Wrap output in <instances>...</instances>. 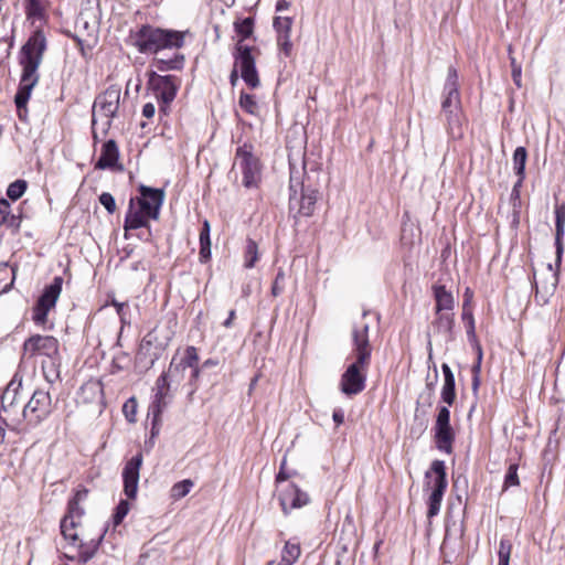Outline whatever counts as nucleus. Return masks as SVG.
Returning a JSON list of instances; mask_svg holds the SVG:
<instances>
[{"instance_id": "nucleus-1", "label": "nucleus", "mask_w": 565, "mask_h": 565, "mask_svg": "<svg viewBox=\"0 0 565 565\" xmlns=\"http://www.w3.org/2000/svg\"><path fill=\"white\" fill-rule=\"evenodd\" d=\"M362 320L352 328V355L354 361L347 367L340 380V390L345 395H356L365 388L366 371L371 364L372 345L369 339L370 326Z\"/></svg>"}, {"instance_id": "nucleus-2", "label": "nucleus", "mask_w": 565, "mask_h": 565, "mask_svg": "<svg viewBox=\"0 0 565 565\" xmlns=\"http://www.w3.org/2000/svg\"><path fill=\"white\" fill-rule=\"evenodd\" d=\"M46 49V39L41 30H36L21 49L20 63L23 67L18 92L14 96L18 117L26 121V104L32 89L39 82L38 68Z\"/></svg>"}, {"instance_id": "nucleus-3", "label": "nucleus", "mask_w": 565, "mask_h": 565, "mask_svg": "<svg viewBox=\"0 0 565 565\" xmlns=\"http://www.w3.org/2000/svg\"><path fill=\"white\" fill-rule=\"evenodd\" d=\"M130 41L140 53L157 54L163 50H179L182 47L184 44V33L142 25L138 31L131 32Z\"/></svg>"}, {"instance_id": "nucleus-4", "label": "nucleus", "mask_w": 565, "mask_h": 565, "mask_svg": "<svg viewBox=\"0 0 565 565\" xmlns=\"http://www.w3.org/2000/svg\"><path fill=\"white\" fill-rule=\"evenodd\" d=\"M457 81L458 74L456 68L449 67L444 87L445 96L441 103V114L446 118V129L452 138H460L462 136L463 124V115Z\"/></svg>"}, {"instance_id": "nucleus-5", "label": "nucleus", "mask_w": 565, "mask_h": 565, "mask_svg": "<svg viewBox=\"0 0 565 565\" xmlns=\"http://www.w3.org/2000/svg\"><path fill=\"white\" fill-rule=\"evenodd\" d=\"M121 89L117 85L109 86L99 94L94 102L92 119L93 125L100 126V135L106 136L111 127V120L119 109Z\"/></svg>"}, {"instance_id": "nucleus-6", "label": "nucleus", "mask_w": 565, "mask_h": 565, "mask_svg": "<svg viewBox=\"0 0 565 565\" xmlns=\"http://www.w3.org/2000/svg\"><path fill=\"white\" fill-rule=\"evenodd\" d=\"M52 413V397L49 391L38 388L33 392L28 403L23 406L20 418L28 426L35 427L46 419Z\"/></svg>"}, {"instance_id": "nucleus-7", "label": "nucleus", "mask_w": 565, "mask_h": 565, "mask_svg": "<svg viewBox=\"0 0 565 565\" xmlns=\"http://www.w3.org/2000/svg\"><path fill=\"white\" fill-rule=\"evenodd\" d=\"M23 355L32 359L36 355H44L51 359L52 370H57L56 361L60 358L58 340L52 335L34 334L28 338L23 343Z\"/></svg>"}, {"instance_id": "nucleus-8", "label": "nucleus", "mask_w": 565, "mask_h": 565, "mask_svg": "<svg viewBox=\"0 0 565 565\" xmlns=\"http://www.w3.org/2000/svg\"><path fill=\"white\" fill-rule=\"evenodd\" d=\"M253 146L244 143L236 149L234 166H237L243 173V185L246 188L256 186L260 180L259 160L254 156Z\"/></svg>"}, {"instance_id": "nucleus-9", "label": "nucleus", "mask_w": 565, "mask_h": 565, "mask_svg": "<svg viewBox=\"0 0 565 565\" xmlns=\"http://www.w3.org/2000/svg\"><path fill=\"white\" fill-rule=\"evenodd\" d=\"M63 286V278L56 276L52 282L46 286L43 294L38 299V302L33 309V321L36 324H43L47 320L49 311L55 307L56 301L61 295Z\"/></svg>"}, {"instance_id": "nucleus-10", "label": "nucleus", "mask_w": 565, "mask_h": 565, "mask_svg": "<svg viewBox=\"0 0 565 565\" xmlns=\"http://www.w3.org/2000/svg\"><path fill=\"white\" fill-rule=\"evenodd\" d=\"M149 85L156 92V96L162 103L161 111H167L169 104L175 98L178 92V78L172 75H159L154 71L148 73Z\"/></svg>"}, {"instance_id": "nucleus-11", "label": "nucleus", "mask_w": 565, "mask_h": 565, "mask_svg": "<svg viewBox=\"0 0 565 565\" xmlns=\"http://www.w3.org/2000/svg\"><path fill=\"white\" fill-rule=\"evenodd\" d=\"M235 66H239L241 76L250 87L259 86V77L255 65V58L252 55V49L247 45L237 43L234 53Z\"/></svg>"}, {"instance_id": "nucleus-12", "label": "nucleus", "mask_w": 565, "mask_h": 565, "mask_svg": "<svg viewBox=\"0 0 565 565\" xmlns=\"http://www.w3.org/2000/svg\"><path fill=\"white\" fill-rule=\"evenodd\" d=\"M297 185L294 183V178H290V210L298 209V214L301 216H311L315 211V205L318 200V190L301 183V196H297Z\"/></svg>"}, {"instance_id": "nucleus-13", "label": "nucleus", "mask_w": 565, "mask_h": 565, "mask_svg": "<svg viewBox=\"0 0 565 565\" xmlns=\"http://www.w3.org/2000/svg\"><path fill=\"white\" fill-rule=\"evenodd\" d=\"M434 429L437 448L446 454H451L455 434L450 426V411L447 406H443L438 409Z\"/></svg>"}, {"instance_id": "nucleus-14", "label": "nucleus", "mask_w": 565, "mask_h": 565, "mask_svg": "<svg viewBox=\"0 0 565 565\" xmlns=\"http://www.w3.org/2000/svg\"><path fill=\"white\" fill-rule=\"evenodd\" d=\"M558 284V271L548 264L546 270L537 279L534 275L533 286L535 288V301L540 306H545L555 294Z\"/></svg>"}, {"instance_id": "nucleus-15", "label": "nucleus", "mask_w": 565, "mask_h": 565, "mask_svg": "<svg viewBox=\"0 0 565 565\" xmlns=\"http://www.w3.org/2000/svg\"><path fill=\"white\" fill-rule=\"evenodd\" d=\"M140 196L134 198L135 202L141 206L143 211L151 217L158 220L160 209L164 201V191L162 189H154L147 185L139 186Z\"/></svg>"}, {"instance_id": "nucleus-16", "label": "nucleus", "mask_w": 565, "mask_h": 565, "mask_svg": "<svg viewBox=\"0 0 565 565\" xmlns=\"http://www.w3.org/2000/svg\"><path fill=\"white\" fill-rule=\"evenodd\" d=\"M174 385L170 382L163 372L156 381V393L153 401L148 408V416H153L154 422L159 419L162 412L169 404L170 391Z\"/></svg>"}, {"instance_id": "nucleus-17", "label": "nucleus", "mask_w": 565, "mask_h": 565, "mask_svg": "<svg viewBox=\"0 0 565 565\" xmlns=\"http://www.w3.org/2000/svg\"><path fill=\"white\" fill-rule=\"evenodd\" d=\"M142 461V454L138 452L126 462L122 469L124 492L129 499H135L137 495Z\"/></svg>"}, {"instance_id": "nucleus-18", "label": "nucleus", "mask_w": 565, "mask_h": 565, "mask_svg": "<svg viewBox=\"0 0 565 565\" xmlns=\"http://www.w3.org/2000/svg\"><path fill=\"white\" fill-rule=\"evenodd\" d=\"M22 388V379L14 375L8 383L1 394V407L7 417H20L17 414V407L22 403L20 391Z\"/></svg>"}, {"instance_id": "nucleus-19", "label": "nucleus", "mask_w": 565, "mask_h": 565, "mask_svg": "<svg viewBox=\"0 0 565 565\" xmlns=\"http://www.w3.org/2000/svg\"><path fill=\"white\" fill-rule=\"evenodd\" d=\"M83 515L84 509L79 507V502H77V500H71L68 502L67 514L61 521V532L65 540H68L72 543L77 541L78 535L75 529L79 524Z\"/></svg>"}, {"instance_id": "nucleus-20", "label": "nucleus", "mask_w": 565, "mask_h": 565, "mask_svg": "<svg viewBox=\"0 0 565 565\" xmlns=\"http://www.w3.org/2000/svg\"><path fill=\"white\" fill-rule=\"evenodd\" d=\"M278 499L285 514H288L292 509L302 508L309 502L308 494L294 483H289L282 489Z\"/></svg>"}, {"instance_id": "nucleus-21", "label": "nucleus", "mask_w": 565, "mask_h": 565, "mask_svg": "<svg viewBox=\"0 0 565 565\" xmlns=\"http://www.w3.org/2000/svg\"><path fill=\"white\" fill-rule=\"evenodd\" d=\"M430 478L431 481L428 484L431 488V493L429 497L443 501V497L448 484L446 479V466L444 461H433L430 471L426 472V479Z\"/></svg>"}, {"instance_id": "nucleus-22", "label": "nucleus", "mask_w": 565, "mask_h": 565, "mask_svg": "<svg viewBox=\"0 0 565 565\" xmlns=\"http://www.w3.org/2000/svg\"><path fill=\"white\" fill-rule=\"evenodd\" d=\"M119 160V149L114 139H109L102 147V153L99 159L95 163V169L97 170H119L121 171L124 167L118 163Z\"/></svg>"}, {"instance_id": "nucleus-23", "label": "nucleus", "mask_w": 565, "mask_h": 565, "mask_svg": "<svg viewBox=\"0 0 565 565\" xmlns=\"http://www.w3.org/2000/svg\"><path fill=\"white\" fill-rule=\"evenodd\" d=\"M292 22V18L289 17H276L274 19V28L277 32V43L280 51L286 56H290L292 52V43L290 40Z\"/></svg>"}, {"instance_id": "nucleus-24", "label": "nucleus", "mask_w": 565, "mask_h": 565, "mask_svg": "<svg viewBox=\"0 0 565 565\" xmlns=\"http://www.w3.org/2000/svg\"><path fill=\"white\" fill-rule=\"evenodd\" d=\"M555 265L559 268L564 253L565 203L555 205Z\"/></svg>"}, {"instance_id": "nucleus-25", "label": "nucleus", "mask_w": 565, "mask_h": 565, "mask_svg": "<svg viewBox=\"0 0 565 565\" xmlns=\"http://www.w3.org/2000/svg\"><path fill=\"white\" fill-rule=\"evenodd\" d=\"M151 217L141 209L135 199L131 198L129 201L128 211L125 216V231L137 230L149 226V220Z\"/></svg>"}, {"instance_id": "nucleus-26", "label": "nucleus", "mask_w": 565, "mask_h": 565, "mask_svg": "<svg viewBox=\"0 0 565 565\" xmlns=\"http://www.w3.org/2000/svg\"><path fill=\"white\" fill-rule=\"evenodd\" d=\"M49 0H26L24 4L26 20L33 25L36 23L40 26L43 25L49 19Z\"/></svg>"}, {"instance_id": "nucleus-27", "label": "nucleus", "mask_w": 565, "mask_h": 565, "mask_svg": "<svg viewBox=\"0 0 565 565\" xmlns=\"http://www.w3.org/2000/svg\"><path fill=\"white\" fill-rule=\"evenodd\" d=\"M443 374H444V384L441 388V399L448 406H451L456 399V383L455 375L450 369V366L446 363L441 365Z\"/></svg>"}, {"instance_id": "nucleus-28", "label": "nucleus", "mask_w": 565, "mask_h": 565, "mask_svg": "<svg viewBox=\"0 0 565 565\" xmlns=\"http://www.w3.org/2000/svg\"><path fill=\"white\" fill-rule=\"evenodd\" d=\"M433 291L436 301V313L452 310L455 303L454 296L444 285H434Z\"/></svg>"}, {"instance_id": "nucleus-29", "label": "nucleus", "mask_w": 565, "mask_h": 565, "mask_svg": "<svg viewBox=\"0 0 565 565\" xmlns=\"http://www.w3.org/2000/svg\"><path fill=\"white\" fill-rule=\"evenodd\" d=\"M436 320L434 321V328L437 330L438 333H443L446 335L447 340L454 339V327H455V319L454 315L450 312L441 311L439 313H436Z\"/></svg>"}, {"instance_id": "nucleus-30", "label": "nucleus", "mask_w": 565, "mask_h": 565, "mask_svg": "<svg viewBox=\"0 0 565 565\" xmlns=\"http://www.w3.org/2000/svg\"><path fill=\"white\" fill-rule=\"evenodd\" d=\"M21 221L20 215L12 214L9 201L0 199V226L6 225L9 228L19 230Z\"/></svg>"}, {"instance_id": "nucleus-31", "label": "nucleus", "mask_w": 565, "mask_h": 565, "mask_svg": "<svg viewBox=\"0 0 565 565\" xmlns=\"http://www.w3.org/2000/svg\"><path fill=\"white\" fill-rule=\"evenodd\" d=\"M184 64V56L178 52H174L173 55L169 58L164 57H156L153 60V66L159 72H168L172 70H181Z\"/></svg>"}, {"instance_id": "nucleus-32", "label": "nucleus", "mask_w": 565, "mask_h": 565, "mask_svg": "<svg viewBox=\"0 0 565 565\" xmlns=\"http://www.w3.org/2000/svg\"><path fill=\"white\" fill-rule=\"evenodd\" d=\"M301 555L300 544L298 542H292L291 540L285 543V546L281 551V562L282 565H294Z\"/></svg>"}, {"instance_id": "nucleus-33", "label": "nucleus", "mask_w": 565, "mask_h": 565, "mask_svg": "<svg viewBox=\"0 0 565 565\" xmlns=\"http://www.w3.org/2000/svg\"><path fill=\"white\" fill-rule=\"evenodd\" d=\"M105 532L104 531L97 540H92L88 544H81L79 545V551H78V562L82 563L83 565L86 564L89 559H92L94 557V555L96 554L103 539H104V535H105Z\"/></svg>"}, {"instance_id": "nucleus-34", "label": "nucleus", "mask_w": 565, "mask_h": 565, "mask_svg": "<svg viewBox=\"0 0 565 565\" xmlns=\"http://www.w3.org/2000/svg\"><path fill=\"white\" fill-rule=\"evenodd\" d=\"M15 280V268L8 263L0 264V295L8 292Z\"/></svg>"}, {"instance_id": "nucleus-35", "label": "nucleus", "mask_w": 565, "mask_h": 565, "mask_svg": "<svg viewBox=\"0 0 565 565\" xmlns=\"http://www.w3.org/2000/svg\"><path fill=\"white\" fill-rule=\"evenodd\" d=\"M185 371L186 370L178 362L177 355H174L170 362L168 371L164 373L167 374L170 382L174 385V388H177L184 381Z\"/></svg>"}, {"instance_id": "nucleus-36", "label": "nucleus", "mask_w": 565, "mask_h": 565, "mask_svg": "<svg viewBox=\"0 0 565 565\" xmlns=\"http://www.w3.org/2000/svg\"><path fill=\"white\" fill-rule=\"evenodd\" d=\"M463 322L466 323V329H467V337H468V340L469 342H471L472 344H475L478 349V359L481 360V356H482V352H481V348L477 341V335H476V332H475V318H473V315L472 312L469 310V309H462V316H461Z\"/></svg>"}, {"instance_id": "nucleus-37", "label": "nucleus", "mask_w": 565, "mask_h": 565, "mask_svg": "<svg viewBox=\"0 0 565 565\" xmlns=\"http://www.w3.org/2000/svg\"><path fill=\"white\" fill-rule=\"evenodd\" d=\"M527 160V151L524 147H518L513 153V170L518 178L525 179V164Z\"/></svg>"}, {"instance_id": "nucleus-38", "label": "nucleus", "mask_w": 565, "mask_h": 565, "mask_svg": "<svg viewBox=\"0 0 565 565\" xmlns=\"http://www.w3.org/2000/svg\"><path fill=\"white\" fill-rule=\"evenodd\" d=\"M7 427L18 434L25 430L22 427V419L20 417H0V445L4 443Z\"/></svg>"}, {"instance_id": "nucleus-39", "label": "nucleus", "mask_w": 565, "mask_h": 565, "mask_svg": "<svg viewBox=\"0 0 565 565\" xmlns=\"http://www.w3.org/2000/svg\"><path fill=\"white\" fill-rule=\"evenodd\" d=\"M194 483L191 479H184L174 483L170 490V497L172 500L178 501L184 498L193 488Z\"/></svg>"}, {"instance_id": "nucleus-40", "label": "nucleus", "mask_w": 565, "mask_h": 565, "mask_svg": "<svg viewBox=\"0 0 565 565\" xmlns=\"http://www.w3.org/2000/svg\"><path fill=\"white\" fill-rule=\"evenodd\" d=\"M234 28L237 35L239 36L237 43L243 44V41L248 39L253 33L254 20L253 18H245L242 21L235 22Z\"/></svg>"}, {"instance_id": "nucleus-41", "label": "nucleus", "mask_w": 565, "mask_h": 565, "mask_svg": "<svg viewBox=\"0 0 565 565\" xmlns=\"http://www.w3.org/2000/svg\"><path fill=\"white\" fill-rule=\"evenodd\" d=\"M239 106L249 115L256 116L259 113L258 103L255 99V96L245 92L241 93L239 96Z\"/></svg>"}, {"instance_id": "nucleus-42", "label": "nucleus", "mask_w": 565, "mask_h": 565, "mask_svg": "<svg viewBox=\"0 0 565 565\" xmlns=\"http://www.w3.org/2000/svg\"><path fill=\"white\" fill-rule=\"evenodd\" d=\"M258 246L256 242L252 238H248L245 248V268H253L258 260Z\"/></svg>"}, {"instance_id": "nucleus-43", "label": "nucleus", "mask_w": 565, "mask_h": 565, "mask_svg": "<svg viewBox=\"0 0 565 565\" xmlns=\"http://www.w3.org/2000/svg\"><path fill=\"white\" fill-rule=\"evenodd\" d=\"M178 362L185 370L199 365V354L196 348L192 345L188 347L184 351V355L178 359Z\"/></svg>"}, {"instance_id": "nucleus-44", "label": "nucleus", "mask_w": 565, "mask_h": 565, "mask_svg": "<svg viewBox=\"0 0 565 565\" xmlns=\"http://www.w3.org/2000/svg\"><path fill=\"white\" fill-rule=\"evenodd\" d=\"M28 189V182L25 180H15L14 182L10 183L7 189V196L12 200L17 201L25 193Z\"/></svg>"}, {"instance_id": "nucleus-45", "label": "nucleus", "mask_w": 565, "mask_h": 565, "mask_svg": "<svg viewBox=\"0 0 565 565\" xmlns=\"http://www.w3.org/2000/svg\"><path fill=\"white\" fill-rule=\"evenodd\" d=\"M518 463H511L508 467V470L504 476L503 487L502 490L507 491L508 489L512 487H518L520 484L519 476H518Z\"/></svg>"}, {"instance_id": "nucleus-46", "label": "nucleus", "mask_w": 565, "mask_h": 565, "mask_svg": "<svg viewBox=\"0 0 565 565\" xmlns=\"http://www.w3.org/2000/svg\"><path fill=\"white\" fill-rule=\"evenodd\" d=\"M512 552V543L507 539H501L498 551V565H509Z\"/></svg>"}, {"instance_id": "nucleus-47", "label": "nucleus", "mask_w": 565, "mask_h": 565, "mask_svg": "<svg viewBox=\"0 0 565 565\" xmlns=\"http://www.w3.org/2000/svg\"><path fill=\"white\" fill-rule=\"evenodd\" d=\"M129 509H130V507H129L128 501H126V500L119 501V503L117 504V507L115 509V513L113 515V522H114L115 526L119 525L122 522L125 516L128 514Z\"/></svg>"}, {"instance_id": "nucleus-48", "label": "nucleus", "mask_w": 565, "mask_h": 565, "mask_svg": "<svg viewBox=\"0 0 565 565\" xmlns=\"http://www.w3.org/2000/svg\"><path fill=\"white\" fill-rule=\"evenodd\" d=\"M122 413L129 423L136 422L137 402L135 397L129 398L122 406Z\"/></svg>"}, {"instance_id": "nucleus-49", "label": "nucleus", "mask_w": 565, "mask_h": 565, "mask_svg": "<svg viewBox=\"0 0 565 565\" xmlns=\"http://www.w3.org/2000/svg\"><path fill=\"white\" fill-rule=\"evenodd\" d=\"M285 280H286L285 271L280 268L278 270V273L275 277V280L273 282V286H271V295L274 297H277L282 294V291L285 289Z\"/></svg>"}, {"instance_id": "nucleus-50", "label": "nucleus", "mask_w": 565, "mask_h": 565, "mask_svg": "<svg viewBox=\"0 0 565 565\" xmlns=\"http://www.w3.org/2000/svg\"><path fill=\"white\" fill-rule=\"evenodd\" d=\"M99 202L107 210V212L109 214H113L116 211V201H115V198L110 193L103 192L99 195Z\"/></svg>"}, {"instance_id": "nucleus-51", "label": "nucleus", "mask_w": 565, "mask_h": 565, "mask_svg": "<svg viewBox=\"0 0 565 565\" xmlns=\"http://www.w3.org/2000/svg\"><path fill=\"white\" fill-rule=\"evenodd\" d=\"M440 507H441V501L437 500V499H434L431 497L428 498V511H427V516L429 519L436 516L439 511H440Z\"/></svg>"}, {"instance_id": "nucleus-52", "label": "nucleus", "mask_w": 565, "mask_h": 565, "mask_svg": "<svg viewBox=\"0 0 565 565\" xmlns=\"http://www.w3.org/2000/svg\"><path fill=\"white\" fill-rule=\"evenodd\" d=\"M211 257V243H200V259L206 262Z\"/></svg>"}, {"instance_id": "nucleus-53", "label": "nucleus", "mask_w": 565, "mask_h": 565, "mask_svg": "<svg viewBox=\"0 0 565 565\" xmlns=\"http://www.w3.org/2000/svg\"><path fill=\"white\" fill-rule=\"evenodd\" d=\"M201 369L199 365L191 367V375H190V385L192 386V392L196 390V381L200 377Z\"/></svg>"}, {"instance_id": "nucleus-54", "label": "nucleus", "mask_w": 565, "mask_h": 565, "mask_svg": "<svg viewBox=\"0 0 565 565\" xmlns=\"http://www.w3.org/2000/svg\"><path fill=\"white\" fill-rule=\"evenodd\" d=\"M200 243H211L210 241V223L204 221L202 231L200 233Z\"/></svg>"}, {"instance_id": "nucleus-55", "label": "nucleus", "mask_w": 565, "mask_h": 565, "mask_svg": "<svg viewBox=\"0 0 565 565\" xmlns=\"http://www.w3.org/2000/svg\"><path fill=\"white\" fill-rule=\"evenodd\" d=\"M154 113H156V107L152 103H147L143 105L142 115L146 118H152L154 116Z\"/></svg>"}, {"instance_id": "nucleus-56", "label": "nucleus", "mask_w": 565, "mask_h": 565, "mask_svg": "<svg viewBox=\"0 0 565 565\" xmlns=\"http://www.w3.org/2000/svg\"><path fill=\"white\" fill-rule=\"evenodd\" d=\"M522 67H514L512 70V79L518 87H521Z\"/></svg>"}, {"instance_id": "nucleus-57", "label": "nucleus", "mask_w": 565, "mask_h": 565, "mask_svg": "<svg viewBox=\"0 0 565 565\" xmlns=\"http://www.w3.org/2000/svg\"><path fill=\"white\" fill-rule=\"evenodd\" d=\"M480 371V361L477 365L473 366V379H472V390L476 392L479 387V376L478 373Z\"/></svg>"}, {"instance_id": "nucleus-58", "label": "nucleus", "mask_w": 565, "mask_h": 565, "mask_svg": "<svg viewBox=\"0 0 565 565\" xmlns=\"http://www.w3.org/2000/svg\"><path fill=\"white\" fill-rule=\"evenodd\" d=\"M523 181L524 180H521L520 178H518V181L514 183L512 192H511L512 199H514V200L520 199V188L522 186Z\"/></svg>"}, {"instance_id": "nucleus-59", "label": "nucleus", "mask_w": 565, "mask_h": 565, "mask_svg": "<svg viewBox=\"0 0 565 565\" xmlns=\"http://www.w3.org/2000/svg\"><path fill=\"white\" fill-rule=\"evenodd\" d=\"M334 423L339 426L344 422V413L342 409H335L332 414Z\"/></svg>"}, {"instance_id": "nucleus-60", "label": "nucleus", "mask_w": 565, "mask_h": 565, "mask_svg": "<svg viewBox=\"0 0 565 565\" xmlns=\"http://www.w3.org/2000/svg\"><path fill=\"white\" fill-rule=\"evenodd\" d=\"M285 465H286V462L282 461L281 466H280V469H279V472H278V475L276 477V481L277 482L286 481L289 478V475H287L286 471H285Z\"/></svg>"}, {"instance_id": "nucleus-61", "label": "nucleus", "mask_w": 565, "mask_h": 565, "mask_svg": "<svg viewBox=\"0 0 565 565\" xmlns=\"http://www.w3.org/2000/svg\"><path fill=\"white\" fill-rule=\"evenodd\" d=\"M290 7L289 0H278L276 3V11H285L288 10Z\"/></svg>"}, {"instance_id": "nucleus-62", "label": "nucleus", "mask_w": 565, "mask_h": 565, "mask_svg": "<svg viewBox=\"0 0 565 565\" xmlns=\"http://www.w3.org/2000/svg\"><path fill=\"white\" fill-rule=\"evenodd\" d=\"M113 305L116 307V310H117V313L120 316L121 320L125 321V318H124V307L126 306L125 303L122 302H117V301H113Z\"/></svg>"}, {"instance_id": "nucleus-63", "label": "nucleus", "mask_w": 565, "mask_h": 565, "mask_svg": "<svg viewBox=\"0 0 565 565\" xmlns=\"http://www.w3.org/2000/svg\"><path fill=\"white\" fill-rule=\"evenodd\" d=\"M509 58L511 63V68L514 70V67H522L520 63L516 62L515 57L512 55V47L509 46Z\"/></svg>"}, {"instance_id": "nucleus-64", "label": "nucleus", "mask_w": 565, "mask_h": 565, "mask_svg": "<svg viewBox=\"0 0 565 565\" xmlns=\"http://www.w3.org/2000/svg\"><path fill=\"white\" fill-rule=\"evenodd\" d=\"M234 318H235V310H231L230 313H228V318L223 322V326L225 328H231Z\"/></svg>"}]
</instances>
